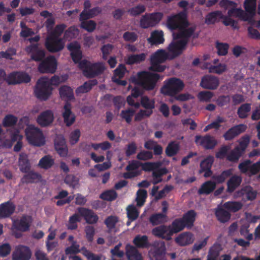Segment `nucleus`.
Masks as SVG:
<instances>
[{"mask_svg": "<svg viewBox=\"0 0 260 260\" xmlns=\"http://www.w3.org/2000/svg\"><path fill=\"white\" fill-rule=\"evenodd\" d=\"M60 82V78L57 75H54L50 80L45 77L40 78L37 81L34 89L36 96L41 100H47L51 94V85L57 86Z\"/></svg>", "mask_w": 260, "mask_h": 260, "instance_id": "f257e3e1", "label": "nucleus"}, {"mask_svg": "<svg viewBox=\"0 0 260 260\" xmlns=\"http://www.w3.org/2000/svg\"><path fill=\"white\" fill-rule=\"evenodd\" d=\"M233 173V169H229L223 171L219 175L212 176V179L215 181H207L204 183L199 190L200 194H209L216 188V184L223 183Z\"/></svg>", "mask_w": 260, "mask_h": 260, "instance_id": "f03ea898", "label": "nucleus"}, {"mask_svg": "<svg viewBox=\"0 0 260 260\" xmlns=\"http://www.w3.org/2000/svg\"><path fill=\"white\" fill-rule=\"evenodd\" d=\"M79 68L82 70L85 76L91 78L102 74L105 70L102 62L91 63L84 59L79 62Z\"/></svg>", "mask_w": 260, "mask_h": 260, "instance_id": "7ed1b4c3", "label": "nucleus"}, {"mask_svg": "<svg viewBox=\"0 0 260 260\" xmlns=\"http://www.w3.org/2000/svg\"><path fill=\"white\" fill-rule=\"evenodd\" d=\"M164 86L161 88L160 91L165 95L174 96L181 91L184 87L183 82L180 79L172 77L164 82Z\"/></svg>", "mask_w": 260, "mask_h": 260, "instance_id": "20e7f679", "label": "nucleus"}, {"mask_svg": "<svg viewBox=\"0 0 260 260\" xmlns=\"http://www.w3.org/2000/svg\"><path fill=\"white\" fill-rule=\"evenodd\" d=\"M25 132L26 139L30 145L40 147L45 144V138L39 128L29 125L25 129Z\"/></svg>", "mask_w": 260, "mask_h": 260, "instance_id": "39448f33", "label": "nucleus"}, {"mask_svg": "<svg viewBox=\"0 0 260 260\" xmlns=\"http://www.w3.org/2000/svg\"><path fill=\"white\" fill-rule=\"evenodd\" d=\"M140 84L146 90H153L156 83L160 79V76L157 73L143 71L138 74Z\"/></svg>", "mask_w": 260, "mask_h": 260, "instance_id": "423d86ee", "label": "nucleus"}, {"mask_svg": "<svg viewBox=\"0 0 260 260\" xmlns=\"http://www.w3.org/2000/svg\"><path fill=\"white\" fill-rule=\"evenodd\" d=\"M189 23L187 20L186 15L183 13H179L176 15L168 17L167 20L168 28L173 31L179 30L180 29L187 27Z\"/></svg>", "mask_w": 260, "mask_h": 260, "instance_id": "0eeeda50", "label": "nucleus"}, {"mask_svg": "<svg viewBox=\"0 0 260 260\" xmlns=\"http://www.w3.org/2000/svg\"><path fill=\"white\" fill-rule=\"evenodd\" d=\"M148 255L151 260H167L166 244L163 241H155L151 245Z\"/></svg>", "mask_w": 260, "mask_h": 260, "instance_id": "6e6552de", "label": "nucleus"}, {"mask_svg": "<svg viewBox=\"0 0 260 260\" xmlns=\"http://www.w3.org/2000/svg\"><path fill=\"white\" fill-rule=\"evenodd\" d=\"M57 60L52 55L47 56L40 62L38 70L41 73L53 74L57 69Z\"/></svg>", "mask_w": 260, "mask_h": 260, "instance_id": "1a4fd4ad", "label": "nucleus"}, {"mask_svg": "<svg viewBox=\"0 0 260 260\" xmlns=\"http://www.w3.org/2000/svg\"><path fill=\"white\" fill-rule=\"evenodd\" d=\"M194 142L198 146H202L206 150L213 149L217 144L215 138L209 134L196 136Z\"/></svg>", "mask_w": 260, "mask_h": 260, "instance_id": "9d476101", "label": "nucleus"}, {"mask_svg": "<svg viewBox=\"0 0 260 260\" xmlns=\"http://www.w3.org/2000/svg\"><path fill=\"white\" fill-rule=\"evenodd\" d=\"M45 46L50 52L56 53L63 49L64 42L62 38L52 39V37H47Z\"/></svg>", "mask_w": 260, "mask_h": 260, "instance_id": "9b49d317", "label": "nucleus"}, {"mask_svg": "<svg viewBox=\"0 0 260 260\" xmlns=\"http://www.w3.org/2000/svg\"><path fill=\"white\" fill-rule=\"evenodd\" d=\"M186 46V41L179 40L173 41L168 46V51L172 57L175 58L182 54Z\"/></svg>", "mask_w": 260, "mask_h": 260, "instance_id": "f8f14e48", "label": "nucleus"}, {"mask_svg": "<svg viewBox=\"0 0 260 260\" xmlns=\"http://www.w3.org/2000/svg\"><path fill=\"white\" fill-rule=\"evenodd\" d=\"M32 221L31 216L24 214L19 219L14 221L12 226L19 231L27 232L29 230Z\"/></svg>", "mask_w": 260, "mask_h": 260, "instance_id": "ddd939ff", "label": "nucleus"}, {"mask_svg": "<svg viewBox=\"0 0 260 260\" xmlns=\"http://www.w3.org/2000/svg\"><path fill=\"white\" fill-rule=\"evenodd\" d=\"M31 80L29 75L24 72H13L9 74L7 81L9 84L27 83Z\"/></svg>", "mask_w": 260, "mask_h": 260, "instance_id": "4468645a", "label": "nucleus"}, {"mask_svg": "<svg viewBox=\"0 0 260 260\" xmlns=\"http://www.w3.org/2000/svg\"><path fill=\"white\" fill-rule=\"evenodd\" d=\"M152 234L156 237L169 241L173 236L171 233L170 226L165 224H162L153 228Z\"/></svg>", "mask_w": 260, "mask_h": 260, "instance_id": "2eb2a0df", "label": "nucleus"}, {"mask_svg": "<svg viewBox=\"0 0 260 260\" xmlns=\"http://www.w3.org/2000/svg\"><path fill=\"white\" fill-rule=\"evenodd\" d=\"M54 147L57 153L61 157H66L68 152L66 139L62 135H57L54 139Z\"/></svg>", "mask_w": 260, "mask_h": 260, "instance_id": "dca6fc26", "label": "nucleus"}, {"mask_svg": "<svg viewBox=\"0 0 260 260\" xmlns=\"http://www.w3.org/2000/svg\"><path fill=\"white\" fill-rule=\"evenodd\" d=\"M26 51L31 53V58L36 61H42L45 58V52L44 49H40L38 43L31 44L26 48Z\"/></svg>", "mask_w": 260, "mask_h": 260, "instance_id": "f3484780", "label": "nucleus"}, {"mask_svg": "<svg viewBox=\"0 0 260 260\" xmlns=\"http://www.w3.org/2000/svg\"><path fill=\"white\" fill-rule=\"evenodd\" d=\"M243 6L246 12L245 16H246L245 21L250 22L256 14V0H245Z\"/></svg>", "mask_w": 260, "mask_h": 260, "instance_id": "a211bd4d", "label": "nucleus"}, {"mask_svg": "<svg viewBox=\"0 0 260 260\" xmlns=\"http://www.w3.org/2000/svg\"><path fill=\"white\" fill-rule=\"evenodd\" d=\"M54 115L52 111L45 110L38 116L37 122L41 127H45L51 125L54 120Z\"/></svg>", "mask_w": 260, "mask_h": 260, "instance_id": "6ab92c4d", "label": "nucleus"}, {"mask_svg": "<svg viewBox=\"0 0 260 260\" xmlns=\"http://www.w3.org/2000/svg\"><path fill=\"white\" fill-rule=\"evenodd\" d=\"M77 210L78 214L84 218L87 223L94 224L98 222L99 217L93 210L84 207H79Z\"/></svg>", "mask_w": 260, "mask_h": 260, "instance_id": "aec40b11", "label": "nucleus"}, {"mask_svg": "<svg viewBox=\"0 0 260 260\" xmlns=\"http://www.w3.org/2000/svg\"><path fill=\"white\" fill-rule=\"evenodd\" d=\"M13 260H29L31 256L29 248L25 246L19 245L13 253Z\"/></svg>", "mask_w": 260, "mask_h": 260, "instance_id": "412c9836", "label": "nucleus"}, {"mask_svg": "<svg viewBox=\"0 0 260 260\" xmlns=\"http://www.w3.org/2000/svg\"><path fill=\"white\" fill-rule=\"evenodd\" d=\"M219 81L217 77L212 75L204 76L201 80L200 85L204 89L214 90L217 88Z\"/></svg>", "mask_w": 260, "mask_h": 260, "instance_id": "4be33fe9", "label": "nucleus"}, {"mask_svg": "<svg viewBox=\"0 0 260 260\" xmlns=\"http://www.w3.org/2000/svg\"><path fill=\"white\" fill-rule=\"evenodd\" d=\"M194 240V235L189 232L180 234L175 239V242L180 246H185L192 244Z\"/></svg>", "mask_w": 260, "mask_h": 260, "instance_id": "5701e85b", "label": "nucleus"}, {"mask_svg": "<svg viewBox=\"0 0 260 260\" xmlns=\"http://www.w3.org/2000/svg\"><path fill=\"white\" fill-rule=\"evenodd\" d=\"M63 110L62 117L64 122L67 126H70L75 122L76 116L71 111V104L68 101L63 106Z\"/></svg>", "mask_w": 260, "mask_h": 260, "instance_id": "b1692460", "label": "nucleus"}, {"mask_svg": "<svg viewBox=\"0 0 260 260\" xmlns=\"http://www.w3.org/2000/svg\"><path fill=\"white\" fill-rule=\"evenodd\" d=\"M16 209L15 204L11 201L0 204V218H5L12 215Z\"/></svg>", "mask_w": 260, "mask_h": 260, "instance_id": "393cba45", "label": "nucleus"}, {"mask_svg": "<svg viewBox=\"0 0 260 260\" xmlns=\"http://www.w3.org/2000/svg\"><path fill=\"white\" fill-rule=\"evenodd\" d=\"M196 28L194 27H190L188 28H184L180 29L178 32L173 33V36L174 39H180L186 41L187 44L189 39L190 38L195 31Z\"/></svg>", "mask_w": 260, "mask_h": 260, "instance_id": "a878e982", "label": "nucleus"}, {"mask_svg": "<svg viewBox=\"0 0 260 260\" xmlns=\"http://www.w3.org/2000/svg\"><path fill=\"white\" fill-rule=\"evenodd\" d=\"M245 129V126L244 124H239L234 126L224 134L223 138L226 141L232 140L244 132Z\"/></svg>", "mask_w": 260, "mask_h": 260, "instance_id": "bb28decb", "label": "nucleus"}, {"mask_svg": "<svg viewBox=\"0 0 260 260\" xmlns=\"http://www.w3.org/2000/svg\"><path fill=\"white\" fill-rule=\"evenodd\" d=\"M226 185V192L230 193H233L241 184L242 182V177L239 175H234L233 174L229 177Z\"/></svg>", "mask_w": 260, "mask_h": 260, "instance_id": "cd10ccee", "label": "nucleus"}, {"mask_svg": "<svg viewBox=\"0 0 260 260\" xmlns=\"http://www.w3.org/2000/svg\"><path fill=\"white\" fill-rule=\"evenodd\" d=\"M41 179L42 175L40 174L30 170L23 176L21 181L22 183L29 184L39 182Z\"/></svg>", "mask_w": 260, "mask_h": 260, "instance_id": "c85d7f7f", "label": "nucleus"}, {"mask_svg": "<svg viewBox=\"0 0 260 260\" xmlns=\"http://www.w3.org/2000/svg\"><path fill=\"white\" fill-rule=\"evenodd\" d=\"M197 215L194 210H188L183 215L181 218L187 229H190L193 226Z\"/></svg>", "mask_w": 260, "mask_h": 260, "instance_id": "c756f323", "label": "nucleus"}, {"mask_svg": "<svg viewBox=\"0 0 260 260\" xmlns=\"http://www.w3.org/2000/svg\"><path fill=\"white\" fill-rule=\"evenodd\" d=\"M125 254L128 260H143L142 254L137 248L130 244L126 246Z\"/></svg>", "mask_w": 260, "mask_h": 260, "instance_id": "7c9ffc66", "label": "nucleus"}, {"mask_svg": "<svg viewBox=\"0 0 260 260\" xmlns=\"http://www.w3.org/2000/svg\"><path fill=\"white\" fill-rule=\"evenodd\" d=\"M223 17V14L220 11H214L209 13L205 18V22L208 25L214 24Z\"/></svg>", "mask_w": 260, "mask_h": 260, "instance_id": "2f4dec72", "label": "nucleus"}, {"mask_svg": "<svg viewBox=\"0 0 260 260\" xmlns=\"http://www.w3.org/2000/svg\"><path fill=\"white\" fill-rule=\"evenodd\" d=\"M135 247L139 248H148L150 244L148 241V237L146 235H137L133 240Z\"/></svg>", "mask_w": 260, "mask_h": 260, "instance_id": "473e14b6", "label": "nucleus"}, {"mask_svg": "<svg viewBox=\"0 0 260 260\" xmlns=\"http://www.w3.org/2000/svg\"><path fill=\"white\" fill-rule=\"evenodd\" d=\"M217 220L221 223H225L231 218V213L221 207L218 206L215 212Z\"/></svg>", "mask_w": 260, "mask_h": 260, "instance_id": "72a5a7b5", "label": "nucleus"}, {"mask_svg": "<svg viewBox=\"0 0 260 260\" xmlns=\"http://www.w3.org/2000/svg\"><path fill=\"white\" fill-rule=\"evenodd\" d=\"M180 150L179 143L175 141L170 142L165 149V153L168 157L176 155Z\"/></svg>", "mask_w": 260, "mask_h": 260, "instance_id": "f704fd0d", "label": "nucleus"}, {"mask_svg": "<svg viewBox=\"0 0 260 260\" xmlns=\"http://www.w3.org/2000/svg\"><path fill=\"white\" fill-rule=\"evenodd\" d=\"M98 84V81L96 79L89 80L84 83V84L78 87L75 90L77 95L81 93H84L89 91L93 86Z\"/></svg>", "mask_w": 260, "mask_h": 260, "instance_id": "c9c22d12", "label": "nucleus"}, {"mask_svg": "<svg viewBox=\"0 0 260 260\" xmlns=\"http://www.w3.org/2000/svg\"><path fill=\"white\" fill-rule=\"evenodd\" d=\"M169 226L172 235L182 231L186 228L181 218L174 219Z\"/></svg>", "mask_w": 260, "mask_h": 260, "instance_id": "e433bc0d", "label": "nucleus"}, {"mask_svg": "<svg viewBox=\"0 0 260 260\" xmlns=\"http://www.w3.org/2000/svg\"><path fill=\"white\" fill-rule=\"evenodd\" d=\"M59 94L62 99L71 101L75 99L73 90L69 86L63 85L59 88Z\"/></svg>", "mask_w": 260, "mask_h": 260, "instance_id": "4c0bfd02", "label": "nucleus"}, {"mask_svg": "<svg viewBox=\"0 0 260 260\" xmlns=\"http://www.w3.org/2000/svg\"><path fill=\"white\" fill-rule=\"evenodd\" d=\"M239 193L241 196H245L249 201L254 200L257 194L256 190H254L250 185H247L242 188Z\"/></svg>", "mask_w": 260, "mask_h": 260, "instance_id": "58836bf2", "label": "nucleus"}, {"mask_svg": "<svg viewBox=\"0 0 260 260\" xmlns=\"http://www.w3.org/2000/svg\"><path fill=\"white\" fill-rule=\"evenodd\" d=\"M168 58L167 53L162 49L158 50L151 57V62L162 63Z\"/></svg>", "mask_w": 260, "mask_h": 260, "instance_id": "ea45409f", "label": "nucleus"}, {"mask_svg": "<svg viewBox=\"0 0 260 260\" xmlns=\"http://www.w3.org/2000/svg\"><path fill=\"white\" fill-rule=\"evenodd\" d=\"M19 166L21 172L26 173L31 169V165L26 155H20L19 159Z\"/></svg>", "mask_w": 260, "mask_h": 260, "instance_id": "a19ab883", "label": "nucleus"}, {"mask_svg": "<svg viewBox=\"0 0 260 260\" xmlns=\"http://www.w3.org/2000/svg\"><path fill=\"white\" fill-rule=\"evenodd\" d=\"M148 42L152 45H157L164 42L162 31L155 30L151 33V37L148 39Z\"/></svg>", "mask_w": 260, "mask_h": 260, "instance_id": "79ce46f5", "label": "nucleus"}, {"mask_svg": "<svg viewBox=\"0 0 260 260\" xmlns=\"http://www.w3.org/2000/svg\"><path fill=\"white\" fill-rule=\"evenodd\" d=\"M155 101L154 99H150L146 95L142 96L140 101V106H141L144 109L148 110L153 111L155 108Z\"/></svg>", "mask_w": 260, "mask_h": 260, "instance_id": "37998d69", "label": "nucleus"}, {"mask_svg": "<svg viewBox=\"0 0 260 260\" xmlns=\"http://www.w3.org/2000/svg\"><path fill=\"white\" fill-rule=\"evenodd\" d=\"M79 30L75 26H71L69 27L64 32L63 39L70 41L73 39L76 38L79 35Z\"/></svg>", "mask_w": 260, "mask_h": 260, "instance_id": "c03bdc74", "label": "nucleus"}, {"mask_svg": "<svg viewBox=\"0 0 260 260\" xmlns=\"http://www.w3.org/2000/svg\"><path fill=\"white\" fill-rule=\"evenodd\" d=\"M54 164V160L50 155H45L39 161L38 167L41 169L47 170L50 168Z\"/></svg>", "mask_w": 260, "mask_h": 260, "instance_id": "a18cd8bd", "label": "nucleus"}, {"mask_svg": "<svg viewBox=\"0 0 260 260\" xmlns=\"http://www.w3.org/2000/svg\"><path fill=\"white\" fill-rule=\"evenodd\" d=\"M146 59V54L142 53L139 54H132L128 56L126 59V63L132 65L135 63H139Z\"/></svg>", "mask_w": 260, "mask_h": 260, "instance_id": "49530a36", "label": "nucleus"}, {"mask_svg": "<svg viewBox=\"0 0 260 260\" xmlns=\"http://www.w3.org/2000/svg\"><path fill=\"white\" fill-rule=\"evenodd\" d=\"M167 217L165 214L155 213L150 216L149 221L153 225H157L165 222Z\"/></svg>", "mask_w": 260, "mask_h": 260, "instance_id": "de8ad7c7", "label": "nucleus"}, {"mask_svg": "<svg viewBox=\"0 0 260 260\" xmlns=\"http://www.w3.org/2000/svg\"><path fill=\"white\" fill-rule=\"evenodd\" d=\"M67 25L64 23L57 24L55 26L54 29L49 33L47 37H52V39L60 38V36L62 35Z\"/></svg>", "mask_w": 260, "mask_h": 260, "instance_id": "09e8293b", "label": "nucleus"}, {"mask_svg": "<svg viewBox=\"0 0 260 260\" xmlns=\"http://www.w3.org/2000/svg\"><path fill=\"white\" fill-rule=\"evenodd\" d=\"M221 250V245L218 243H215L210 248L207 257L217 259Z\"/></svg>", "mask_w": 260, "mask_h": 260, "instance_id": "8fccbe9b", "label": "nucleus"}, {"mask_svg": "<svg viewBox=\"0 0 260 260\" xmlns=\"http://www.w3.org/2000/svg\"><path fill=\"white\" fill-rule=\"evenodd\" d=\"M228 15L231 17L239 18L243 21H245V19L246 18L245 12L241 9L236 8V7L229 9L228 11Z\"/></svg>", "mask_w": 260, "mask_h": 260, "instance_id": "3c124183", "label": "nucleus"}, {"mask_svg": "<svg viewBox=\"0 0 260 260\" xmlns=\"http://www.w3.org/2000/svg\"><path fill=\"white\" fill-rule=\"evenodd\" d=\"M251 110V104L245 103L241 105L238 109L237 114L240 118L244 119L248 116Z\"/></svg>", "mask_w": 260, "mask_h": 260, "instance_id": "603ef678", "label": "nucleus"}, {"mask_svg": "<svg viewBox=\"0 0 260 260\" xmlns=\"http://www.w3.org/2000/svg\"><path fill=\"white\" fill-rule=\"evenodd\" d=\"M223 207L230 211L236 212L242 208V205L239 202L229 201L225 202L223 204Z\"/></svg>", "mask_w": 260, "mask_h": 260, "instance_id": "864d4df0", "label": "nucleus"}, {"mask_svg": "<svg viewBox=\"0 0 260 260\" xmlns=\"http://www.w3.org/2000/svg\"><path fill=\"white\" fill-rule=\"evenodd\" d=\"M161 166V162L160 161L156 162H146L145 163L141 162V166L143 171L145 172H150L156 170L160 168Z\"/></svg>", "mask_w": 260, "mask_h": 260, "instance_id": "5fc2aeb1", "label": "nucleus"}, {"mask_svg": "<svg viewBox=\"0 0 260 260\" xmlns=\"http://www.w3.org/2000/svg\"><path fill=\"white\" fill-rule=\"evenodd\" d=\"M80 215L79 214H74L69 217L68 228L69 230H74L78 228L77 223L81 221Z\"/></svg>", "mask_w": 260, "mask_h": 260, "instance_id": "6e6d98bb", "label": "nucleus"}, {"mask_svg": "<svg viewBox=\"0 0 260 260\" xmlns=\"http://www.w3.org/2000/svg\"><path fill=\"white\" fill-rule=\"evenodd\" d=\"M145 11V6L142 4H139L128 9L127 12L131 16L136 17L143 13Z\"/></svg>", "mask_w": 260, "mask_h": 260, "instance_id": "4d7b16f0", "label": "nucleus"}, {"mask_svg": "<svg viewBox=\"0 0 260 260\" xmlns=\"http://www.w3.org/2000/svg\"><path fill=\"white\" fill-rule=\"evenodd\" d=\"M214 160V157L212 156H209L202 160L200 163V173H203L205 170L211 169Z\"/></svg>", "mask_w": 260, "mask_h": 260, "instance_id": "13d9d810", "label": "nucleus"}, {"mask_svg": "<svg viewBox=\"0 0 260 260\" xmlns=\"http://www.w3.org/2000/svg\"><path fill=\"white\" fill-rule=\"evenodd\" d=\"M18 121L16 116L12 115H7L3 120V126L5 127L14 126Z\"/></svg>", "mask_w": 260, "mask_h": 260, "instance_id": "bf43d9fd", "label": "nucleus"}, {"mask_svg": "<svg viewBox=\"0 0 260 260\" xmlns=\"http://www.w3.org/2000/svg\"><path fill=\"white\" fill-rule=\"evenodd\" d=\"M135 113V110L132 109L128 108L125 110H122L120 116L128 124L132 122V118Z\"/></svg>", "mask_w": 260, "mask_h": 260, "instance_id": "052dcab7", "label": "nucleus"}, {"mask_svg": "<svg viewBox=\"0 0 260 260\" xmlns=\"http://www.w3.org/2000/svg\"><path fill=\"white\" fill-rule=\"evenodd\" d=\"M117 197V194L114 190H106L102 192L100 196L101 199L108 201H114L116 199Z\"/></svg>", "mask_w": 260, "mask_h": 260, "instance_id": "680f3d73", "label": "nucleus"}, {"mask_svg": "<svg viewBox=\"0 0 260 260\" xmlns=\"http://www.w3.org/2000/svg\"><path fill=\"white\" fill-rule=\"evenodd\" d=\"M153 111L148 110L147 109H141L135 116V121H140L145 118H148L153 114Z\"/></svg>", "mask_w": 260, "mask_h": 260, "instance_id": "e2e57ef3", "label": "nucleus"}, {"mask_svg": "<svg viewBox=\"0 0 260 260\" xmlns=\"http://www.w3.org/2000/svg\"><path fill=\"white\" fill-rule=\"evenodd\" d=\"M153 111L148 110L147 109H141L135 116V121H140L145 118H148L153 114Z\"/></svg>", "mask_w": 260, "mask_h": 260, "instance_id": "0e129e2a", "label": "nucleus"}, {"mask_svg": "<svg viewBox=\"0 0 260 260\" xmlns=\"http://www.w3.org/2000/svg\"><path fill=\"white\" fill-rule=\"evenodd\" d=\"M127 216L129 220L134 221L136 220L139 216V212L135 206L133 205H129L126 209Z\"/></svg>", "mask_w": 260, "mask_h": 260, "instance_id": "69168bd1", "label": "nucleus"}, {"mask_svg": "<svg viewBox=\"0 0 260 260\" xmlns=\"http://www.w3.org/2000/svg\"><path fill=\"white\" fill-rule=\"evenodd\" d=\"M118 222V217L113 215L107 217L104 221L105 224L109 230H112L114 229Z\"/></svg>", "mask_w": 260, "mask_h": 260, "instance_id": "338daca9", "label": "nucleus"}, {"mask_svg": "<svg viewBox=\"0 0 260 260\" xmlns=\"http://www.w3.org/2000/svg\"><path fill=\"white\" fill-rule=\"evenodd\" d=\"M243 154L239 151L238 148H235L227 155L226 158L232 162H237Z\"/></svg>", "mask_w": 260, "mask_h": 260, "instance_id": "774afa93", "label": "nucleus"}]
</instances>
